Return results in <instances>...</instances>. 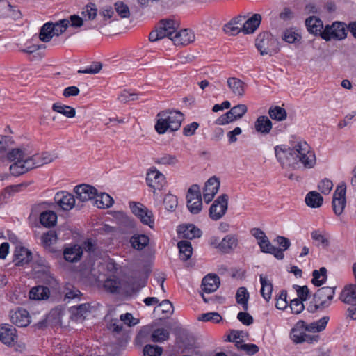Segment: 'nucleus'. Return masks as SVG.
Instances as JSON below:
<instances>
[{
  "instance_id": "obj_1",
  "label": "nucleus",
  "mask_w": 356,
  "mask_h": 356,
  "mask_svg": "<svg viewBox=\"0 0 356 356\" xmlns=\"http://www.w3.org/2000/svg\"><path fill=\"white\" fill-rule=\"evenodd\" d=\"M57 157L54 152H44L29 156L24 148L13 149L8 154V160L14 161L10 166V171L13 175L19 176L30 170L50 163Z\"/></svg>"
},
{
  "instance_id": "obj_2",
  "label": "nucleus",
  "mask_w": 356,
  "mask_h": 356,
  "mask_svg": "<svg viewBox=\"0 0 356 356\" xmlns=\"http://www.w3.org/2000/svg\"><path fill=\"white\" fill-rule=\"evenodd\" d=\"M184 120L182 113L177 111H163L156 115L155 130L159 134H163L168 130H178Z\"/></svg>"
},
{
  "instance_id": "obj_3",
  "label": "nucleus",
  "mask_w": 356,
  "mask_h": 356,
  "mask_svg": "<svg viewBox=\"0 0 356 356\" xmlns=\"http://www.w3.org/2000/svg\"><path fill=\"white\" fill-rule=\"evenodd\" d=\"M179 28V24L173 19H162L158 26L152 31L149 36L151 42H156L164 38L171 40Z\"/></svg>"
},
{
  "instance_id": "obj_4",
  "label": "nucleus",
  "mask_w": 356,
  "mask_h": 356,
  "mask_svg": "<svg viewBox=\"0 0 356 356\" xmlns=\"http://www.w3.org/2000/svg\"><path fill=\"white\" fill-rule=\"evenodd\" d=\"M292 146L298 162L302 163L304 168H312L315 165V154L305 141L296 142Z\"/></svg>"
},
{
  "instance_id": "obj_5",
  "label": "nucleus",
  "mask_w": 356,
  "mask_h": 356,
  "mask_svg": "<svg viewBox=\"0 0 356 356\" xmlns=\"http://www.w3.org/2000/svg\"><path fill=\"white\" fill-rule=\"evenodd\" d=\"M306 323L302 321H298L291 329L290 332V338L293 343L298 344L307 343L309 344L317 343L319 340V335L309 334L306 333Z\"/></svg>"
},
{
  "instance_id": "obj_6",
  "label": "nucleus",
  "mask_w": 356,
  "mask_h": 356,
  "mask_svg": "<svg viewBox=\"0 0 356 356\" xmlns=\"http://www.w3.org/2000/svg\"><path fill=\"white\" fill-rule=\"evenodd\" d=\"M255 45L262 56L268 55L271 56L277 53L279 50L276 39L271 34L266 32L260 33L257 36Z\"/></svg>"
},
{
  "instance_id": "obj_7",
  "label": "nucleus",
  "mask_w": 356,
  "mask_h": 356,
  "mask_svg": "<svg viewBox=\"0 0 356 356\" xmlns=\"http://www.w3.org/2000/svg\"><path fill=\"white\" fill-rule=\"evenodd\" d=\"M275 155L282 168L291 167L296 169L298 165V161L293 146H277L275 148Z\"/></svg>"
},
{
  "instance_id": "obj_8",
  "label": "nucleus",
  "mask_w": 356,
  "mask_h": 356,
  "mask_svg": "<svg viewBox=\"0 0 356 356\" xmlns=\"http://www.w3.org/2000/svg\"><path fill=\"white\" fill-rule=\"evenodd\" d=\"M347 35L346 25L341 22H335L331 25H327L323 31L322 39L325 41L331 40H341Z\"/></svg>"
},
{
  "instance_id": "obj_9",
  "label": "nucleus",
  "mask_w": 356,
  "mask_h": 356,
  "mask_svg": "<svg viewBox=\"0 0 356 356\" xmlns=\"http://www.w3.org/2000/svg\"><path fill=\"white\" fill-rule=\"evenodd\" d=\"M131 212L140 219L142 223L152 228L154 224V215L152 211L140 202L129 203Z\"/></svg>"
},
{
  "instance_id": "obj_10",
  "label": "nucleus",
  "mask_w": 356,
  "mask_h": 356,
  "mask_svg": "<svg viewBox=\"0 0 356 356\" xmlns=\"http://www.w3.org/2000/svg\"><path fill=\"white\" fill-rule=\"evenodd\" d=\"M187 207L189 211L194 214L198 213L202 210V202L200 187L194 184L188 189L187 195Z\"/></svg>"
},
{
  "instance_id": "obj_11",
  "label": "nucleus",
  "mask_w": 356,
  "mask_h": 356,
  "mask_svg": "<svg viewBox=\"0 0 356 356\" xmlns=\"http://www.w3.org/2000/svg\"><path fill=\"white\" fill-rule=\"evenodd\" d=\"M335 294V288L325 286L319 289L314 295L315 309L327 307Z\"/></svg>"
},
{
  "instance_id": "obj_12",
  "label": "nucleus",
  "mask_w": 356,
  "mask_h": 356,
  "mask_svg": "<svg viewBox=\"0 0 356 356\" xmlns=\"http://www.w3.org/2000/svg\"><path fill=\"white\" fill-rule=\"evenodd\" d=\"M228 207V195L222 194L213 202L209 208V216L213 220L220 219L225 213Z\"/></svg>"
},
{
  "instance_id": "obj_13",
  "label": "nucleus",
  "mask_w": 356,
  "mask_h": 356,
  "mask_svg": "<svg viewBox=\"0 0 356 356\" xmlns=\"http://www.w3.org/2000/svg\"><path fill=\"white\" fill-rule=\"evenodd\" d=\"M346 186L344 183L337 186L332 199V207L336 215L340 216L346 206Z\"/></svg>"
},
{
  "instance_id": "obj_14",
  "label": "nucleus",
  "mask_w": 356,
  "mask_h": 356,
  "mask_svg": "<svg viewBox=\"0 0 356 356\" xmlns=\"http://www.w3.org/2000/svg\"><path fill=\"white\" fill-rule=\"evenodd\" d=\"M147 185L154 189V194H156V190H161L165 186V177L163 174L160 172L156 168H151L146 177Z\"/></svg>"
},
{
  "instance_id": "obj_15",
  "label": "nucleus",
  "mask_w": 356,
  "mask_h": 356,
  "mask_svg": "<svg viewBox=\"0 0 356 356\" xmlns=\"http://www.w3.org/2000/svg\"><path fill=\"white\" fill-rule=\"evenodd\" d=\"M55 203L63 210L70 211L75 206V197L67 191H59L54 197Z\"/></svg>"
},
{
  "instance_id": "obj_16",
  "label": "nucleus",
  "mask_w": 356,
  "mask_h": 356,
  "mask_svg": "<svg viewBox=\"0 0 356 356\" xmlns=\"http://www.w3.org/2000/svg\"><path fill=\"white\" fill-rule=\"evenodd\" d=\"M76 195L74 197L76 200L84 202L95 198L97 195V189L88 184H80L74 188Z\"/></svg>"
},
{
  "instance_id": "obj_17",
  "label": "nucleus",
  "mask_w": 356,
  "mask_h": 356,
  "mask_svg": "<svg viewBox=\"0 0 356 356\" xmlns=\"http://www.w3.org/2000/svg\"><path fill=\"white\" fill-rule=\"evenodd\" d=\"M219 187L220 181L216 177H212L207 180L203 191V198L206 203L210 202L213 199Z\"/></svg>"
},
{
  "instance_id": "obj_18",
  "label": "nucleus",
  "mask_w": 356,
  "mask_h": 356,
  "mask_svg": "<svg viewBox=\"0 0 356 356\" xmlns=\"http://www.w3.org/2000/svg\"><path fill=\"white\" fill-rule=\"evenodd\" d=\"M82 255L83 248L78 244L67 245L63 250V257L67 262H78L81 260Z\"/></svg>"
},
{
  "instance_id": "obj_19",
  "label": "nucleus",
  "mask_w": 356,
  "mask_h": 356,
  "mask_svg": "<svg viewBox=\"0 0 356 356\" xmlns=\"http://www.w3.org/2000/svg\"><path fill=\"white\" fill-rule=\"evenodd\" d=\"M17 339V331L13 325L5 324L0 326V341L3 343L10 346Z\"/></svg>"
},
{
  "instance_id": "obj_20",
  "label": "nucleus",
  "mask_w": 356,
  "mask_h": 356,
  "mask_svg": "<svg viewBox=\"0 0 356 356\" xmlns=\"http://www.w3.org/2000/svg\"><path fill=\"white\" fill-rule=\"evenodd\" d=\"M171 40L175 45H187L195 40V35L191 30L183 29L176 31Z\"/></svg>"
},
{
  "instance_id": "obj_21",
  "label": "nucleus",
  "mask_w": 356,
  "mask_h": 356,
  "mask_svg": "<svg viewBox=\"0 0 356 356\" xmlns=\"http://www.w3.org/2000/svg\"><path fill=\"white\" fill-rule=\"evenodd\" d=\"M339 300L345 304L356 305V284L346 285L340 293Z\"/></svg>"
},
{
  "instance_id": "obj_22",
  "label": "nucleus",
  "mask_w": 356,
  "mask_h": 356,
  "mask_svg": "<svg viewBox=\"0 0 356 356\" xmlns=\"http://www.w3.org/2000/svg\"><path fill=\"white\" fill-rule=\"evenodd\" d=\"M10 318L11 322L18 327H26L31 323L29 314L24 309L11 312Z\"/></svg>"
},
{
  "instance_id": "obj_23",
  "label": "nucleus",
  "mask_w": 356,
  "mask_h": 356,
  "mask_svg": "<svg viewBox=\"0 0 356 356\" xmlns=\"http://www.w3.org/2000/svg\"><path fill=\"white\" fill-rule=\"evenodd\" d=\"M220 278L215 274L206 275L202 281V289L204 292L210 293L216 291L220 286Z\"/></svg>"
},
{
  "instance_id": "obj_24",
  "label": "nucleus",
  "mask_w": 356,
  "mask_h": 356,
  "mask_svg": "<svg viewBox=\"0 0 356 356\" xmlns=\"http://www.w3.org/2000/svg\"><path fill=\"white\" fill-rule=\"evenodd\" d=\"M305 25L307 31L314 35H319L322 38L323 31H324V26L322 20L316 17L311 16L306 19Z\"/></svg>"
},
{
  "instance_id": "obj_25",
  "label": "nucleus",
  "mask_w": 356,
  "mask_h": 356,
  "mask_svg": "<svg viewBox=\"0 0 356 356\" xmlns=\"http://www.w3.org/2000/svg\"><path fill=\"white\" fill-rule=\"evenodd\" d=\"M181 237L186 239H193L201 236L202 232L194 225H180L177 229Z\"/></svg>"
},
{
  "instance_id": "obj_26",
  "label": "nucleus",
  "mask_w": 356,
  "mask_h": 356,
  "mask_svg": "<svg viewBox=\"0 0 356 356\" xmlns=\"http://www.w3.org/2000/svg\"><path fill=\"white\" fill-rule=\"evenodd\" d=\"M227 84L234 96L242 97L244 95L245 83L242 80L236 77H229Z\"/></svg>"
},
{
  "instance_id": "obj_27",
  "label": "nucleus",
  "mask_w": 356,
  "mask_h": 356,
  "mask_svg": "<svg viewBox=\"0 0 356 356\" xmlns=\"http://www.w3.org/2000/svg\"><path fill=\"white\" fill-rule=\"evenodd\" d=\"M238 243V240L236 235L228 234L220 241V251L223 253H230L237 247Z\"/></svg>"
},
{
  "instance_id": "obj_28",
  "label": "nucleus",
  "mask_w": 356,
  "mask_h": 356,
  "mask_svg": "<svg viewBox=\"0 0 356 356\" xmlns=\"http://www.w3.org/2000/svg\"><path fill=\"white\" fill-rule=\"evenodd\" d=\"M14 261L17 266L29 263L31 259V252L24 247H17L14 253Z\"/></svg>"
},
{
  "instance_id": "obj_29",
  "label": "nucleus",
  "mask_w": 356,
  "mask_h": 356,
  "mask_svg": "<svg viewBox=\"0 0 356 356\" xmlns=\"http://www.w3.org/2000/svg\"><path fill=\"white\" fill-rule=\"evenodd\" d=\"M272 122L266 115H261L257 118L254 122L255 130L261 134L266 135L272 129Z\"/></svg>"
},
{
  "instance_id": "obj_30",
  "label": "nucleus",
  "mask_w": 356,
  "mask_h": 356,
  "mask_svg": "<svg viewBox=\"0 0 356 356\" xmlns=\"http://www.w3.org/2000/svg\"><path fill=\"white\" fill-rule=\"evenodd\" d=\"M261 16L259 14H254L245 22L242 21L243 32L245 34L252 33L259 26Z\"/></svg>"
},
{
  "instance_id": "obj_31",
  "label": "nucleus",
  "mask_w": 356,
  "mask_h": 356,
  "mask_svg": "<svg viewBox=\"0 0 356 356\" xmlns=\"http://www.w3.org/2000/svg\"><path fill=\"white\" fill-rule=\"evenodd\" d=\"M243 20L244 18L241 16L232 19L225 25V31L232 35H236L241 31L243 32L242 21Z\"/></svg>"
},
{
  "instance_id": "obj_32",
  "label": "nucleus",
  "mask_w": 356,
  "mask_h": 356,
  "mask_svg": "<svg viewBox=\"0 0 356 356\" xmlns=\"http://www.w3.org/2000/svg\"><path fill=\"white\" fill-rule=\"evenodd\" d=\"M49 289L43 286H38L32 288L29 291V298L32 300H44L48 298Z\"/></svg>"
},
{
  "instance_id": "obj_33",
  "label": "nucleus",
  "mask_w": 356,
  "mask_h": 356,
  "mask_svg": "<svg viewBox=\"0 0 356 356\" xmlns=\"http://www.w3.org/2000/svg\"><path fill=\"white\" fill-rule=\"evenodd\" d=\"M40 221L46 227H53L56 223L57 215L52 211H43L40 214Z\"/></svg>"
},
{
  "instance_id": "obj_34",
  "label": "nucleus",
  "mask_w": 356,
  "mask_h": 356,
  "mask_svg": "<svg viewBox=\"0 0 356 356\" xmlns=\"http://www.w3.org/2000/svg\"><path fill=\"white\" fill-rule=\"evenodd\" d=\"M328 321L329 317L323 316V318L316 321L312 322L309 324H306V329H307V332H320L325 329Z\"/></svg>"
},
{
  "instance_id": "obj_35",
  "label": "nucleus",
  "mask_w": 356,
  "mask_h": 356,
  "mask_svg": "<svg viewBox=\"0 0 356 356\" xmlns=\"http://www.w3.org/2000/svg\"><path fill=\"white\" fill-rule=\"evenodd\" d=\"M94 204L99 209H105L111 207L114 202L113 199L107 193H102L96 195Z\"/></svg>"
},
{
  "instance_id": "obj_36",
  "label": "nucleus",
  "mask_w": 356,
  "mask_h": 356,
  "mask_svg": "<svg viewBox=\"0 0 356 356\" xmlns=\"http://www.w3.org/2000/svg\"><path fill=\"white\" fill-rule=\"evenodd\" d=\"M52 110L69 118H72L76 115V111L74 108L59 102L52 105Z\"/></svg>"
},
{
  "instance_id": "obj_37",
  "label": "nucleus",
  "mask_w": 356,
  "mask_h": 356,
  "mask_svg": "<svg viewBox=\"0 0 356 356\" xmlns=\"http://www.w3.org/2000/svg\"><path fill=\"white\" fill-rule=\"evenodd\" d=\"M179 250L180 258L183 261H186L192 255L193 248L191 242L188 241H181L177 244Z\"/></svg>"
},
{
  "instance_id": "obj_38",
  "label": "nucleus",
  "mask_w": 356,
  "mask_h": 356,
  "mask_svg": "<svg viewBox=\"0 0 356 356\" xmlns=\"http://www.w3.org/2000/svg\"><path fill=\"white\" fill-rule=\"evenodd\" d=\"M260 282L261 284V294L266 301H269L271 298L273 284L271 282L263 275H260Z\"/></svg>"
},
{
  "instance_id": "obj_39",
  "label": "nucleus",
  "mask_w": 356,
  "mask_h": 356,
  "mask_svg": "<svg viewBox=\"0 0 356 356\" xmlns=\"http://www.w3.org/2000/svg\"><path fill=\"white\" fill-rule=\"evenodd\" d=\"M323 201L322 196L316 191H311L305 197L306 204L312 208L320 207L323 204Z\"/></svg>"
},
{
  "instance_id": "obj_40",
  "label": "nucleus",
  "mask_w": 356,
  "mask_h": 356,
  "mask_svg": "<svg viewBox=\"0 0 356 356\" xmlns=\"http://www.w3.org/2000/svg\"><path fill=\"white\" fill-rule=\"evenodd\" d=\"M249 293L245 287H240L238 289L236 294V300L238 304L242 306L244 311L248 309Z\"/></svg>"
},
{
  "instance_id": "obj_41",
  "label": "nucleus",
  "mask_w": 356,
  "mask_h": 356,
  "mask_svg": "<svg viewBox=\"0 0 356 356\" xmlns=\"http://www.w3.org/2000/svg\"><path fill=\"white\" fill-rule=\"evenodd\" d=\"M149 238L146 235H134L131 238L130 243L134 249L143 250L149 243Z\"/></svg>"
},
{
  "instance_id": "obj_42",
  "label": "nucleus",
  "mask_w": 356,
  "mask_h": 356,
  "mask_svg": "<svg viewBox=\"0 0 356 356\" xmlns=\"http://www.w3.org/2000/svg\"><path fill=\"white\" fill-rule=\"evenodd\" d=\"M268 114L271 119L277 121L284 120L287 116L286 110L279 106H270L268 110Z\"/></svg>"
},
{
  "instance_id": "obj_43",
  "label": "nucleus",
  "mask_w": 356,
  "mask_h": 356,
  "mask_svg": "<svg viewBox=\"0 0 356 356\" xmlns=\"http://www.w3.org/2000/svg\"><path fill=\"white\" fill-rule=\"evenodd\" d=\"M282 38L288 43H295L301 40V35L294 29L289 28L283 31Z\"/></svg>"
},
{
  "instance_id": "obj_44",
  "label": "nucleus",
  "mask_w": 356,
  "mask_h": 356,
  "mask_svg": "<svg viewBox=\"0 0 356 356\" xmlns=\"http://www.w3.org/2000/svg\"><path fill=\"white\" fill-rule=\"evenodd\" d=\"M169 337L170 332L167 329L157 328L152 332L151 339L154 342L161 343L168 340Z\"/></svg>"
},
{
  "instance_id": "obj_45",
  "label": "nucleus",
  "mask_w": 356,
  "mask_h": 356,
  "mask_svg": "<svg viewBox=\"0 0 356 356\" xmlns=\"http://www.w3.org/2000/svg\"><path fill=\"white\" fill-rule=\"evenodd\" d=\"M327 270L325 267H322L319 270H315L312 273L313 279L312 280V283L316 286H319L322 285L326 280L327 276Z\"/></svg>"
},
{
  "instance_id": "obj_46",
  "label": "nucleus",
  "mask_w": 356,
  "mask_h": 356,
  "mask_svg": "<svg viewBox=\"0 0 356 356\" xmlns=\"http://www.w3.org/2000/svg\"><path fill=\"white\" fill-rule=\"evenodd\" d=\"M69 25L70 21L68 19H64L58 21L55 24L51 22L50 27L53 29L52 31L54 35L59 36L66 31Z\"/></svg>"
},
{
  "instance_id": "obj_47",
  "label": "nucleus",
  "mask_w": 356,
  "mask_h": 356,
  "mask_svg": "<svg viewBox=\"0 0 356 356\" xmlns=\"http://www.w3.org/2000/svg\"><path fill=\"white\" fill-rule=\"evenodd\" d=\"M51 22L45 23L41 28L39 38L44 42H49L54 36L53 29L50 27Z\"/></svg>"
},
{
  "instance_id": "obj_48",
  "label": "nucleus",
  "mask_w": 356,
  "mask_h": 356,
  "mask_svg": "<svg viewBox=\"0 0 356 356\" xmlns=\"http://www.w3.org/2000/svg\"><path fill=\"white\" fill-rule=\"evenodd\" d=\"M98 9L95 3H90L87 4L81 12L83 16L89 20H93L97 15Z\"/></svg>"
},
{
  "instance_id": "obj_49",
  "label": "nucleus",
  "mask_w": 356,
  "mask_h": 356,
  "mask_svg": "<svg viewBox=\"0 0 356 356\" xmlns=\"http://www.w3.org/2000/svg\"><path fill=\"white\" fill-rule=\"evenodd\" d=\"M311 236L314 241L318 242L323 246L329 245V239L324 231L314 230L311 233Z\"/></svg>"
},
{
  "instance_id": "obj_50",
  "label": "nucleus",
  "mask_w": 356,
  "mask_h": 356,
  "mask_svg": "<svg viewBox=\"0 0 356 356\" xmlns=\"http://www.w3.org/2000/svg\"><path fill=\"white\" fill-rule=\"evenodd\" d=\"M56 241L57 235L53 230H49L41 237V243L45 248L50 247L52 244L55 243Z\"/></svg>"
},
{
  "instance_id": "obj_51",
  "label": "nucleus",
  "mask_w": 356,
  "mask_h": 356,
  "mask_svg": "<svg viewBox=\"0 0 356 356\" xmlns=\"http://www.w3.org/2000/svg\"><path fill=\"white\" fill-rule=\"evenodd\" d=\"M114 6L115 11L121 18H129L130 17L129 8L123 1H117Z\"/></svg>"
},
{
  "instance_id": "obj_52",
  "label": "nucleus",
  "mask_w": 356,
  "mask_h": 356,
  "mask_svg": "<svg viewBox=\"0 0 356 356\" xmlns=\"http://www.w3.org/2000/svg\"><path fill=\"white\" fill-rule=\"evenodd\" d=\"M106 291L114 293L118 292L120 288V282L117 279L108 278L104 283Z\"/></svg>"
},
{
  "instance_id": "obj_53",
  "label": "nucleus",
  "mask_w": 356,
  "mask_h": 356,
  "mask_svg": "<svg viewBox=\"0 0 356 356\" xmlns=\"http://www.w3.org/2000/svg\"><path fill=\"white\" fill-rule=\"evenodd\" d=\"M155 163L160 165H175L178 163V159L175 155L164 154L156 159Z\"/></svg>"
},
{
  "instance_id": "obj_54",
  "label": "nucleus",
  "mask_w": 356,
  "mask_h": 356,
  "mask_svg": "<svg viewBox=\"0 0 356 356\" xmlns=\"http://www.w3.org/2000/svg\"><path fill=\"white\" fill-rule=\"evenodd\" d=\"M163 204L165 209L170 211H172L177 206V197L172 194H167L164 198Z\"/></svg>"
},
{
  "instance_id": "obj_55",
  "label": "nucleus",
  "mask_w": 356,
  "mask_h": 356,
  "mask_svg": "<svg viewBox=\"0 0 356 356\" xmlns=\"http://www.w3.org/2000/svg\"><path fill=\"white\" fill-rule=\"evenodd\" d=\"M162 348L153 345H146L143 349L144 356H161Z\"/></svg>"
},
{
  "instance_id": "obj_56",
  "label": "nucleus",
  "mask_w": 356,
  "mask_h": 356,
  "mask_svg": "<svg viewBox=\"0 0 356 356\" xmlns=\"http://www.w3.org/2000/svg\"><path fill=\"white\" fill-rule=\"evenodd\" d=\"M248 108L245 104H238L230 109V114H233L236 120L241 119L247 112Z\"/></svg>"
},
{
  "instance_id": "obj_57",
  "label": "nucleus",
  "mask_w": 356,
  "mask_h": 356,
  "mask_svg": "<svg viewBox=\"0 0 356 356\" xmlns=\"http://www.w3.org/2000/svg\"><path fill=\"white\" fill-rule=\"evenodd\" d=\"M202 321H211L213 323H219L222 320L221 316L217 312H209L202 314L198 318Z\"/></svg>"
},
{
  "instance_id": "obj_58",
  "label": "nucleus",
  "mask_w": 356,
  "mask_h": 356,
  "mask_svg": "<svg viewBox=\"0 0 356 356\" xmlns=\"http://www.w3.org/2000/svg\"><path fill=\"white\" fill-rule=\"evenodd\" d=\"M8 138L5 136L0 135V160L3 161L5 158L8 159V154L10 152H7L8 145L7 140Z\"/></svg>"
},
{
  "instance_id": "obj_59",
  "label": "nucleus",
  "mask_w": 356,
  "mask_h": 356,
  "mask_svg": "<svg viewBox=\"0 0 356 356\" xmlns=\"http://www.w3.org/2000/svg\"><path fill=\"white\" fill-rule=\"evenodd\" d=\"M333 188V183L328 179H323L318 184V190L324 195H327L330 193Z\"/></svg>"
},
{
  "instance_id": "obj_60",
  "label": "nucleus",
  "mask_w": 356,
  "mask_h": 356,
  "mask_svg": "<svg viewBox=\"0 0 356 356\" xmlns=\"http://www.w3.org/2000/svg\"><path fill=\"white\" fill-rule=\"evenodd\" d=\"M102 67V63L97 62V63H92L91 65L86 67L83 70H79L78 71V73L95 74H97L101 70Z\"/></svg>"
},
{
  "instance_id": "obj_61",
  "label": "nucleus",
  "mask_w": 356,
  "mask_h": 356,
  "mask_svg": "<svg viewBox=\"0 0 356 356\" xmlns=\"http://www.w3.org/2000/svg\"><path fill=\"white\" fill-rule=\"evenodd\" d=\"M99 15L103 18L104 24H105L109 19L113 17L114 11L111 6H106L100 9Z\"/></svg>"
},
{
  "instance_id": "obj_62",
  "label": "nucleus",
  "mask_w": 356,
  "mask_h": 356,
  "mask_svg": "<svg viewBox=\"0 0 356 356\" xmlns=\"http://www.w3.org/2000/svg\"><path fill=\"white\" fill-rule=\"evenodd\" d=\"M235 120H236V119L234 118V115L232 113L230 114V110H229L226 113L220 115L216 120V124H219V125H225V124H227L230 122H232Z\"/></svg>"
},
{
  "instance_id": "obj_63",
  "label": "nucleus",
  "mask_w": 356,
  "mask_h": 356,
  "mask_svg": "<svg viewBox=\"0 0 356 356\" xmlns=\"http://www.w3.org/2000/svg\"><path fill=\"white\" fill-rule=\"evenodd\" d=\"M119 102L122 103H127L130 101H135L138 99V95L135 93H130L128 91H123L118 97Z\"/></svg>"
},
{
  "instance_id": "obj_64",
  "label": "nucleus",
  "mask_w": 356,
  "mask_h": 356,
  "mask_svg": "<svg viewBox=\"0 0 356 356\" xmlns=\"http://www.w3.org/2000/svg\"><path fill=\"white\" fill-rule=\"evenodd\" d=\"M290 307L293 314H298L301 313L305 307L302 300L299 299H294L291 301Z\"/></svg>"
}]
</instances>
